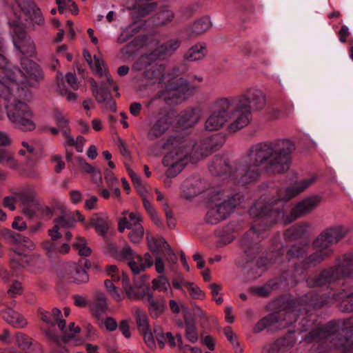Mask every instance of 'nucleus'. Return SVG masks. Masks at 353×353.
Masks as SVG:
<instances>
[{
	"label": "nucleus",
	"instance_id": "nucleus-1",
	"mask_svg": "<svg viewBox=\"0 0 353 353\" xmlns=\"http://www.w3.org/2000/svg\"><path fill=\"white\" fill-rule=\"evenodd\" d=\"M295 149V144L286 139L260 143L253 145L244 158L232 165L226 159L216 157L209 170L213 175L228 174L237 183L246 185L259 176L263 165L274 174L286 172L290 169L292 154Z\"/></svg>",
	"mask_w": 353,
	"mask_h": 353
},
{
	"label": "nucleus",
	"instance_id": "nucleus-2",
	"mask_svg": "<svg viewBox=\"0 0 353 353\" xmlns=\"http://www.w3.org/2000/svg\"><path fill=\"white\" fill-rule=\"evenodd\" d=\"M280 200L271 202L260 201L250 209V214L254 218V225L241 240L243 257L248 262L256 259L263 248L260 245L266 237V230L279 221L288 225L296 219L312 212L321 203V198L314 195L298 203L291 210L290 216H285V210Z\"/></svg>",
	"mask_w": 353,
	"mask_h": 353
},
{
	"label": "nucleus",
	"instance_id": "nucleus-3",
	"mask_svg": "<svg viewBox=\"0 0 353 353\" xmlns=\"http://www.w3.org/2000/svg\"><path fill=\"white\" fill-rule=\"evenodd\" d=\"M22 70L15 69L14 77L10 93L4 94L2 98L7 101L6 114L9 121L14 128L23 131H33L37 124L34 114L27 102L33 99L32 92L27 88L20 87L19 84L33 86L42 78L40 67L32 61L21 60Z\"/></svg>",
	"mask_w": 353,
	"mask_h": 353
},
{
	"label": "nucleus",
	"instance_id": "nucleus-4",
	"mask_svg": "<svg viewBox=\"0 0 353 353\" xmlns=\"http://www.w3.org/2000/svg\"><path fill=\"white\" fill-rule=\"evenodd\" d=\"M214 145L195 143L188 137L174 136L169 137L162 145L168 152L163 158V165L168 168L166 176L175 177L189 161L194 163L207 156Z\"/></svg>",
	"mask_w": 353,
	"mask_h": 353
},
{
	"label": "nucleus",
	"instance_id": "nucleus-5",
	"mask_svg": "<svg viewBox=\"0 0 353 353\" xmlns=\"http://www.w3.org/2000/svg\"><path fill=\"white\" fill-rule=\"evenodd\" d=\"M243 199L241 193L230 194L225 191L213 194L208 203V210L205 220L207 223L215 225L228 218L236 205Z\"/></svg>",
	"mask_w": 353,
	"mask_h": 353
},
{
	"label": "nucleus",
	"instance_id": "nucleus-6",
	"mask_svg": "<svg viewBox=\"0 0 353 353\" xmlns=\"http://www.w3.org/2000/svg\"><path fill=\"white\" fill-rule=\"evenodd\" d=\"M353 278V252L346 253L337 261L336 265L323 270L318 276L309 277L307 283L309 287L330 288L339 279Z\"/></svg>",
	"mask_w": 353,
	"mask_h": 353
},
{
	"label": "nucleus",
	"instance_id": "nucleus-7",
	"mask_svg": "<svg viewBox=\"0 0 353 353\" xmlns=\"http://www.w3.org/2000/svg\"><path fill=\"white\" fill-rule=\"evenodd\" d=\"M196 88V85L188 82L184 78L172 77L168 81L165 90L159 92L147 103L146 106L151 108L156 102H160L161 99L166 100L168 98H175L183 100Z\"/></svg>",
	"mask_w": 353,
	"mask_h": 353
},
{
	"label": "nucleus",
	"instance_id": "nucleus-8",
	"mask_svg": "<svg viewBox=\"0 0 353 353\" xmlns=\"http://www.w3.org/2000/svg\"><path fill=\"white\" fill-rule=\"evenodd\" d=\"M158 59L152 56L150 52L146 53L138 59L134 63L132 69L143 72V77L151 83L160 84L163 81L165 68L156 62Z\"/></svg>",
	"mask_w": 353,
	"mask_h": 353
},
{
	"label": "nucleus",
	"instance_id": "nucleus-9",
	"mask_svg": "<svg viewBox=\"0 0 353 353\" xmlns=\"http://www.w3.org/2000/svg\"><path fill=\"white\" fill-rule=\"evenodd\" d=\"M233 98H221L214 104V110L205 122V130L207 131L219 130L230 120V109L234 105Z\"/></svg>",
	"mask_w": 353,
	"mask_h": 353
},
{
	"label": "nucleus",
	"instance_id": "nucleus-10",
	"mask_svg": "<svg viewBox=\"0 0 353 353\" xmlns=\"http://www.w3.org/2000/svg\"><path fill=\"white\" fill-rule=\"evenodd\" d=\"M337 303V307L343 312H353V291L349 289L343 288L337 293L333 292L327 296L315 295L311 297L308 303L314 307H321L331 301Z\"/></svg>",
	"mask_w": 353,
	"mask_h": 353
},
{
	"label": "nucleus",
	"instance_id": "nucleus-11",
	"mask_svg": "<svg viewBox=\"0 0 353 353\" xmlns=\"http://www.w3.org/2000/svg\"><path fill=\"white\" fill-rule=\"evenodd\" d=\"M234 102H238L250 112L261 111L265 108L267 104V99L265 93L259 88L252 87L248 88L236 99Z\"/></svg>",
	"mask_w": 353,
	"mask_h": 353
},
{
	"label": "nucleus",
	"instance_id": "nucleus-12",
	"mask_svg": "<svg viewBox=\"0 0 353 353\" xmlns=\"http://www.w3.org/2000/svg\"><path fill=\"white\" fill-rule=\"evenodd\" d=\"M347 230L343 225H334L325 229L314 241L315 249L332 250L330 247L343 239Z\"/></svg>",
	"mask_w": 353,
	"mask_h": 353
},
{
	"label": "nucleus",
	"instance_id": "nucleus-13",
	"mask_svg": "<svg viewBox=\"0 0 353 353\" xmlns=\"http://www.w3.org/2000/svg\"><path fill=\"white\" fill-rule=\"evenodd\" d=\"M57 275L63 281L77 284L85 283L89 281V276L81 265L74 262L60 265Z\"/></svg>",
	"mask_w": 353,
	"mask_h": 353
},
{
	"label": "nucleus",
	"instance_id": "nucleus-14",
	"mask_svg": "<svg viewBox=\"0 0 353 353\" xmlns=\"http://www.w3.org/2000/svg\"><path fill=\"white\" fill-rule=\"evenodd\" d=\"M229 114L230 120H232V122L228 126V130L231 132H236L245 128L252 119V113L250 112V110H246L236 101L234 105H231Z\"/></svg>",
	"mask_w": 353,
	"mask_h": 353
},
{
	"label": "nucleus",
	"instance_id": "nucleus-15",
	"mask_svg": "<svg viewBox=\"0 0 353 353\" xmlns=\"http://www.w3.org/2000/svg\"><path fill=\"white\" fill-rule=\"evenodd\" d=\"M292 314L272 313L261 319L254 326V332L259 333L265 329H281L290 325L292 321H286Z\"/></svg>",
	"mask_w": 353,
	"mask_h": 353
},
{
	"label": "nucleus",
	"instance_id": "nucleus-16",
	"mask_svg": "<svg viewBox=\"0 0 353 353\" xmlns=\"http://www.w3.org/2000/svg\"><path fill=\"white\" fill-rule=\"evenodd\" d=\"M105 77V81H102L100 83V86L94 79H90L92 94L98 103H103L105 107L109 108L111 110L115 112L116 104L112 100V97L108 90L109 88L108 85L112 87L114 90L117 89V87L114 86L113 80L112 79V83H110L107 81V77Z\"/></svg>",
	"mask_w": 353,
	"mask_h": 353
},
{
	"label": "nucleus",
	"instance_id": "nucleus-17",
	"mask_svg": "<svg viewBox=\"0 0 353 353\" xmlns=\"http://www.w3.org/2000/svg\"><path fill=\"white\" fill-rule=\"evenodd\" d=\"M157 44L158 41L153 37L139 35L122 48L121 53L123 57H130L144 47L152 51Z\"/></svg>",
	"mask_w": 353,
	"mask_h": 353
},
{
	"label": "nucleus",
	"instance_id": "nucleus-18",
	"mask_svg": "<svg viewBox=\"0 0 353 353\" xmlns=\"http://www.w3.org/2000/svg\"><path fill=\"white\" fill-rule=\"evenodd\" d=\"M171 126V121L167 114H162L150 123L147 132V138L151 141L162 139Z\"/></svg>",
	"mask_w": 353,
	"mask_h": 353
},
{
	"label": "nucleus",
	"instance_id": "nucleus-19",
	"mask_svg": "<svg viewBox=\"0 0 353 353\" xmlns=\"http://www.w3.org/2000/svg\"><path fill=\"white\" fill-rule=\"evenodd\" d=\"M143 301L147 303L149 313L152 318H158L166 308L165 300L161 296H154L151 290L148 287Z\"/></svg>",
	"mask_w": 353,
	"mask_h": 353
},
{
	"label": "nucleus",
	"instance_id": "nucleus-20",
	"mask_svg": "<svg viewBox=\"0 0 353 353\" xmlns=\"http://www.w3.org/2000/svg\"><path fill=\"white\" fill-rule=\"evenodd\" d=\"M332 250L316 249V252L307 258L303 259L301 265H296L295 271L299 274L307 269L316 266L331 255Z\"/></svg>",
	"mask_w": 353,
	"mask_h": 353
},
{
	"label": "nucleus",
	"instance_id": "nucleus-21",
	"mask_svg": "<svg viewBox=\"0 0 353 353\" xmlns=\"http://www.w3.org/2000/svg\"><path fill=\"white\" fill-rule=\"evenodd\" d=\"M316 177L314 176H309L297 181L292 186L286 188L285 190L280 191V197L283 200H290L297 194H300L312 183H314Z\"/></svg>",
	"mask_w": 353,
	"mask_h": 353
},
{
	"label": "nucleus",
	"instance_id": "nucleus-22",
	"mask_svg": "<svg viewBox=\"0 0 353 353\" xmlns=\"http://www.w3.org/2000/svg\"><path fill=\"white\" fill-rule=\"evenodd\" d=\"M181 41L174 39L168 41L166 43L159 46V43L154 47V50L151 51V55L156 57L165 58L171 56L180 46Z\"/></svg>",
	"mask_w": 353,
	"mask_h": 353
},
{
	"label": "nucleus",
	"instance_id": "nucleus-23",
	"mask_svg": "<svg viewBox=\"0 0 353 353\" xmlns=\"http://www.w3.org/2000/svg\"><path fill=\"white\" fill-rule=\"evenodd\" d=\"M212 26L208 17H203L196 21L190 26L185 29V32L189 39L197 38L206 32Z\"/></svg>",
	"mask_w": 353,
	"mask_h": 353
},
{
	"label": "nucleus",
	"instance_id": "nucleus-24",
	"mask_svg": "<svg viewBox=\"0 0 353 353\" xmlns=\"http://www.w3.org/2000/svg\"><path fill=\"white\" fill-rule=\"evenodd\" d=\"M108 308V298L101 292H97L94 294L92 303L90 305V310L94 316L99 319Z\"/></svg>",
	"mask_w": 353,
	"mask_h": 353
},
{
	"label": "nucleus",
	"instance_id": "nucleus-25",
	"mask_svg": "<svg viewBox=\"0 0 353 353\" xmlns=\"http://www.w3.org/2000/svg\"><path fill=\"white\" fill-rule=\"evenodd\" d=\"M83 57L92 68L94 73L98 75L99 77H106L107 81L112 83L111 77L107 73L106 68L104 64L103 61L101 60L99 57L94 55V62L92 61L91 54L87 51H83Z\"/></svg>",
	"mask_w": 353,
	"mask_h": 353
},
{
	"label": "nucleus",
	"instance_id": "nucleus-26",
	"mask_svg": "<svg viewBox=\"0 0 353 353\" xmlns=\"http://www.w3.org/2000/svg\"><path fill=\"white\" fill-rule=\"evenodd\" d=\"M3 235L10 244L24 247L30 250L35 248V244L28 237L13 232L10 230H5Z\"/></svg>",
	"mask_w": 353,
	"mask_h": 353
},
{
	"label": "nucleus",
	"instance_id": "nucleus-27",
	"mask_svg": "<svg viewBox=\"0 0 353 353\" xmlns=\"http://www.w3.org/2000/svg\"><path fill=\"white\" fill-rule=\"evenodd\" d=\"M130 3L132 14L142 17L150 14L157 7L155 3H150L149 0H130Z\"/></svg>",
	"mask_w": 353,
	"mask_h": 353
},
{
	"label": "nucleus",
	"instance_id": "nucleus-28",
	"mask_svg": "<svg viewBox=\"0 0 353 353\" xmlns=\"http://www.w3.org/2000/svg\"><path fill=\"white\" fill-rule=\"evenodd\" d=\"M10 256V266L15 271L26 268L30 264L31 256L20 252L19 248H13Z\"/></svg>",
	"mask_w": 353,
	"mask_h": 353
},
{
	"label": "nucleus",
	"instance_id": "nucleus-29",
	"mask_svg": "<svg viewBox=\"0 0 353 353\" xmlns=\"http://www.w3.org/2000/svg\"><path fill=\"white\" fill-rule=\"evenodd\" d=\"M181 188L184 196L190 199L202 192V182L199 178H188L183 181Z\"/></svg>",
	"mask_w": 353,
	"mask_h": 353
},
{
	"label": "nucleus",
	"instance_id": "nucleus-30",
	"mask_svg": "<svg viewBox=\"0 0 353 353\" xmlns=\"http://www.w3.org/2000/svg\"><path fill=\"white\" fill-rule=\"evenodd\" d=\"M330 326L327 325L325 327H319L310 332H309L307 336L305 338V340L308 342H314L319 341L321 339L326 340H334L332 337V335L337 332V328L336 326H332L329 329Z\"/></svg>",
	"mask_w": 353,
	"mask_h": 353
},
{
	"label": "nucleus",
	"instance_id": "nucleus-31",
	"mask_svg": "<svg viewBox=\"0 0 353 353\" xmlns=\"http://www.w3.org/2000/svg\"><path fill=\"white\" fill-rule=\"evenodd\" d=\"M14 44L23 54H33L35 51V46L31 38L22 32L17 35L13 40Z\"/></svg>",
	"mask_w": 353,
	"mask_h": 353
},
{
	"label": "nucleus",
	"instance_id": "nucleus-32",
	"mask_svg": "<svg viewBox=\"0 0 353 353\" xmlns=\"http://www.w3.org/2000/svg\"><path fill=\"white\" fill-rule=\"evenodd\" d=\"M145 26L143 20H134L128 26L123 28L117 39V42L122 44L128 41L135 34H137L141 28Z\"/></svg>",
	"mask_w": 353,
	"mask_h": 353
},
{
	"label": "nucleus",
	"instance_id": "nucleus-33",
	"mask_svg": "<svg viewBox=\"0 0 353 353\" xmlns=\"http://www.w3.org/2000/svg\"><path fill=\"white\" fill-rule=\"evenodd\" d=\"M141 261V256L140 254H138L137 256L134 257L133 259H132L127 263L129 268H130L131 271L134 274H140L141 272H143L146 269L150 268L154 263L153 259L148 252H146L145 254V262L138 264L137 261Z\"/></svg>",
	"mask_w": 353,
	"mask_h": 353
},
{
	"label": "nucleus",
	"instance_id": "nucleus-34",
	"mask_svg": "<svg viewBox=\"0 0 353 353\" xmlns=\"http://www.w3.org/2000/svg\"><path fill=\"white\" fill-rule=\"evenodd\" d=\"M201 114L199 110L188 109L179 114L178 123L183 128L194 126L200 119Z\"/></svg>",
	"mask_w": 353,
	"mask_h": 353
},
{
	"label": "nucleus",
	"instance_id": "nucleus-35",
	"mask_svg": "<svg viewBox=\"0 0 353 353\" xmlns=\"http://www.w3.org/2000/svg\"><path fill=\"white\" fill-rule=\"evenodd\" d=\"M206 55L205 43H197L190 48L184 54L183 58L187 61H196L203 59Z\"/></svg>",
	"mask_w": 353,
	"mask_h": 353
},
{
	"label": "nucleus",
	"instance_id": "nucleus-36",
	"mask_svg": "<svg viewBox=\"0 0 353 353\" xmlns=\"http://www.w3.org/2000/svg\"><path fill=\"white\" fill-rule=\"evenodd\" d=\"M4 320L16 328H23L27 325L26 320L12 309H8L3 314Z\"/></svg>",
	"mask_w": 353,
	"mask_h": 353
},
{
	"label": "nucleus",
	"instance_id": "nucleus-37",
	"mask_svg": "<svg viewBox=\"0 0 353 353\" xmlns=\"http://www.w3.org/2000/svg\"><path fill=\"white\" fill-rule=\"evenodd\" d=\"M129 219L130 221L126 217H123L119 220L118 230L120 232H123L125 228L132 229V227H137V225H141L142 219L139 212H130Z\"/></svg>",
	"mask_w": 353,
	"mask_h": 353
},
{
	"label": "nucleus",
	"instance_id": "nucleus-38",
	"mask_svg": "<svg viewBox=\"0 0 353 353\" xmlns=\"http://www.w3.org/2000/svg\"><path fill=\"white\" fill-rule=\"evenodd\" d=\"M147 241L149 249L153 252H159L161 248H163L167 250L168 255H174V252L171 249L169 244L164 239H156L154 237H151L147 235Z\"/></svg>",
	"mask_w": 353,
	"mask_h": 353
},
{
	"label": "nucleus",
	"instance_id": "nucleus-39",
	"mask_svg": "<svg viewBox=\"0 0 353 353\" xmlns=\"http://www.w3.org/2000/svg\"><path fill=\"white\" fill-rule=\"evenodd\" d=\"M123 288L126 294L127 297L132 301H139L144 299L146 294V288L141 292L132 287L128 279H123Z\"/></svg>",
	"mask_w": 353,
	"mask_h": 353
},
{
	"label": "nucleus",
	"instance_id": "nucleus-40",
	"mask_svg": "<svg viewBox=\"0 0 353 353\" xmlns=\"http://www.w3.org/2000/svg\"><path fill=\"white\" fill-rule=\"evenodd\" d=\"M91 225L93 226L97 232L104 235L106 234L108 225V216L104 214H94L90 221Z\"/></svg>",
	"mask_w": 353,
	"mask_h": 353
},
{
	"label": "nucleus",
	"instance_id": "nucleus-41",
	"mask_svg": "<svg viewBox=\"0 0 353 353\" xmlns=\"http://www.w3.org/2000/svg\"><path fill=\"white\" fill-rule=\"evenodd\" d=\"M132 312L135 316L136 323L140 332H146L150 329L148 318L145 312L137 307L132 308Z\"/></svg>",
	"mask_w": 353,
	"mask_h": 353
},
{
	"label": "nucleus",
	"instance_id": "nucleus-42",
	"mask_svg": "<svg viewBox=\"0 0 353 353\" xmlns=\"http://www.w3.org/2000/svg\"><path fill=\"white\" fill-rule=\"evenodd\" d=\"M0 163L5 164L12 169L18 168V163L14 153L3 148H0Z\"/></svg>",
	"mask_w": 353,
	"mask_h": 353
},
{
	"label": "nucleus",
	"instance_id": "nucleus-43",
	"mask_svg": "<svg viewBox=\"0 0 353 353\" xmlns=\"http://www.w3.org/2000/svg\"><path fill=\"white\" fill-rule=\"evenodd\" d=\"M290 337V336L289 335L278 339L268 347H266V353H278L279 351L283 350L285 347L292 344Z\"/></svg>",
	"mask_w": 353,
	"mask_h": 353
},
{
	"label": "nucleus",
	"instance_id": "nucleus-44",
	"mask_svg": "<svg viewBox=\"0 0 353 353\" xmlns=\"http://www.w3.org/2000/svg\"><path fill=\"white\" fill-rule=\"evenodd\" d=\"M307 252V247L306 245H295L288 250L286 257L289 261L294 259L299 260L303 259L306 256Z\"/></svg>",
	"mask_w": 353,
	"mask_h": 353
},
{
	"label": "nucleus",
	"instance_id": "nucleus-45",
	"mask_svg": "<svg viewBox=\"0 0 353 353\" xmlns=\"http://www.w3.org/2000/svg\"><path fill=\"white\" fill-rule=\"evenodd\" d=\"M174 17L173 12L167 7L161 8L157 14V23L161 26H165L170 23Z\"/></svg>",
	"mask_w": 353,
	"mask_h": 353
},
{
	"label": "nucleus",
	"instance_id": "nucleus-46",
	"mask_svg": "<svg viewBox=\"0 0 353 353\" xmlns=\"http://www.w3.org/2000/svg\"><path fill=\"white\" fill-rule=\"evenodd\" d=\"M73 248L81 256H88L92 252L91 249L86 244L85 239L81 236L77 237L76 241L73 243Z\"/></svg>",
	"mask_w": 353,
	"mask_h": 353
},
{
	"label": "nucleus",
	"instance_id": "nucleus-47",
	"mask_svg": "<svg viewBox=\"0 0 353 353\" xmlns=\"http://www.w3.org/2000/svg\"><path fill=\"white\" fill-rule=\"evenodd\" d=\"M30 19L33 27L35 26L43 27L45 26L46 23L43 14L41 13V10L36 6L31 8V11L30 12Z\"/></svg>",
	"mask_w": 353,
	"mask_h": 353
},
{
	"label": "nucleus",
	"instance_id": "nucleus-48",
	"mask_svg": "<svg viewBox=\"0 0 353 353\" xmlns=\"http://www.w3.org/2000/svg\"><path fill=\"white\" fill-rule=\"evenodd\" d=\"M104 285L108 293L114 301L121 302L123 299V296L119 291V289L114 285L112 280H105Z\"/></svg>",
	"mask_w": 353,
	"mask_h": 353
},
{
	"label": "nucleus",
	"instance_id": "nucleus-49",
	"mask_svg": "<svg viewBox=\"0 0 353 353\" xmlns=\"http://www.w3.org/2000/svg\"><path fill=\"white\" fill-rule=\"evenodd\" d=\"M15 69H19L18 68H14L13 70L9 73L7 74V79L3 82L0 81V97L4 96V94L10 93V90L12 87V83L15 81H13L14 77V71Z\"/></svg>",
	"mask_w": 353,
	"mask_h": 353
},
{
	"label": "nucleus",
	"instance_id": "nucleus-50",
	"mask_svg": "<svg viewBox=\"0 0 353 353\" xmlns=\"http://www.w3.org/2000/svg\"><path fill=\"white\" fill-rule=\"evenodd\" d=\"M75 221L70 214H63L54 220L56 224L60 229H68L74 226Z\"/></svg>",
	"mask_w": 353,
	"mask_h": 353
},
{
	"label": "nucleus",
	"instance_id": "nucleus-51",
	"mask_svg": "<svg viewBox=\"0 0 353 353\" xmlns=\"http://www.w3.org/2000/svg\"><path fill=\"white\" fill-rule=\"evenodd\" d=\"M152 290L162 292H168L170 288L168 280L164 275H160L152 281Z\"/></svg>",
	"mask_w": 353,
	"mask_h": 353
},
{
	"label": "nucleus",
	"instance_id": "nucleus-52",
	"mask_svg": "<svg viewBox=\"0 0 353 353\" xmlns=\"http://www.w3.org/2000/svg\"><path fill=\"white\" fill-rule=\"evenodd\" d=\"M137 254L128 245H124L117 254V258L123 261H126L127 263L134 259Z\"/></svg>",
	"mask_w": 353,
	"mask_h": 353
},
{
	"label": "nucleus",
	"instance_id": "nucleus-53",
	"mask_svg": "<svg viewBox=\"0 0 353 353\" xmlns=\"http://www.w3.org/2000/svg\"><path fill=\"white\" fill-rule=\"evenodd\" d=\"M19 203L21 206L33 205H38V203L35 199V196L32 192H23L17 194Z\"/></svg>",
	"mask_w": 353,
	"mask_h": 353
},
{
	"label": "nucleus",
	"instance_id": "nucleus-54",
	"mask_svg": "<svg viewBox=\"0 0 353 353\" xmlns=\"http://www.w3.org/2000/svg\"><path fill=\"white\" fill-rule=\"evenodd\" d=\"M131 230L132 231L128 235L129 239L134 244H139L144 234L143 226L141 225H137V227H132Z\"/></svg>",
	"mask_w": 353,
	"mask_h": 353
},
{
	"label": "nucleus",
	"instance_id": "nucleus-55",
	"mask_svg": "<svg viewBox=\"0 0 353 353\" xmlns=\"http://www.w3.org/2000/svg\"><path fill=\"white\" fill-rule=\"evenodd\" d=\"M185 337L192 343L199 340L198 332L196 326L192 323H187L185 327Z\"/></svg>",
	"mask_w": 353,
	"mask_h": 353
},
{
	"label": "nucleus",
	"instance_id": "nucleus-56",
	"mask_svg": "<svg viewBox=\"0 0 353 353\" xmlns=\"http://www.w3.org/2000/svg\"><path fill=\"white\" fill-rule=\"evenodd\" d=\"M16 343L22 350H27L31 345L30 339L22 333H17L16 334Z\"/></svg>",
	"mask_w": 353,
	"mask_h": 353
},
{
	"label": "nucleus",
	"instance_id": "nucleus-57",
	"mask_svg": "<svg viewBox=\"0 0 353 353\" xmlns=\"http://www.w3.org/2000/svg\"><path fill=\"white\" fill-rule=\"evenodd\" d=\"M304 229L303 226L296 225L293 226L285 232V236L286 239H294L299 237L301 234L303 232Z\"/></svg>",
	"mask_w": 353,
	"mask_h": 353
},
{
	"label": "nucleus",
	"instance_id": "nucleus-58",
	"mask_svg": "<svg viewBox=\"0 0 353 353\" xmlns=\"http://www.w3.org/2000/svg\"><path fill=\"white\" fill-rule=\"evenodd\" d=\"M56 3L58 5L59 11L61 13L66 8H72L75 14L78 12L77 6L72 0H56Z\"/></svg>",
	"mask_w": 353,
	"mask_h": 353
},
{
	"label": "nucleus",
	"instance_id": "nucleus-59",
	"mask_svg": "<svg viewBox=\"0 0 353 353\" xmlns=\"http://www.w3.org/2000/svg\"><path fill=\"white\" fill-rule=\"evenodd\" d=\"M54 121L57 125H59L60 130L63 132L65 129H69L68 124V119L63 116L61 112H56L54 114Z\"/></svg>",
	"mask_w": 353,
	"mask_h": 353
},
{
	"label": "nucleus",
	"instance_id": "nucleus-60",
	"mask_svg": "<svg viewBox=\"0 0 353 353\" xmlns=\"http://www.w3.org/2000/svg\"><path fill=\"white\" fill-rule=\"evenodd\" d=\"M185 285L187 287L190 295L194 299H203L204 297L203 291L193 283H185Z\"/></svg>",
	"mask_w": 353,
	"mask_h": 353
},
{
	"label": "nucleus",
	"instance_id": "nucleus-61",
	"mask_svg": "<svg viewBox=\"0 0 353 353\" xmlns=\"http://www.w3.org/2000/svg\"><path fill=\"white\" fill-rule=\"evenodd\" d=\"M19 203L17 194L15 195L6 196L3 199V206L10 210H15V205Z\"/></svg>",
	"mask_w": 353,
	"mask_h": 353
},
{
	"label": "nucleus",
	"instance_id": "nucleus-62",
	"mask_svg": "<svg viewBox=\"0 0 353 353\" xmlns=\"http://www.w3.org/2000/svg\"><path fill=\"white\" fill-rule=\"evenodd\" d=\"M118 327L120 332L126 339H130L131 337V332L128 320L123 319L121 321Z\"/></svg>",
	"mask_w": 353,
	"mask_h": 353
},
{
	"label": "nucleus",
	"instance_id": "nucleus-63",
	"mask_svg": "<svg viewBox=\"0 0 353 353\" xmlns=\"http://www.w3.org/2000/svg\"><path fill=\"white\" fill-rule=\"evenodd\" d=\"M140 333L143 335L145 344L150 348H154L156 346L155 340L150 329H148L146 332H141Z\"/></svg>",
	"mask_w": 353,
	"mask_h": 353
},
{
	"label": "nucleus",
	"instance_id": "nucleus-64",
	"mask_svg": "<svg viewBox=\"0 0 353 353\" xmlns=\"http://www.w3.org/2000/svg\"><path fill=\"white\" fill-rule=\"evenodd\" d=\"M22 292V285L19 281H14L8 290V293L11 297L21 294Z\"/></svg>",
	"mask_w": 353,
	"mask_h": 353
}]
</instances>
